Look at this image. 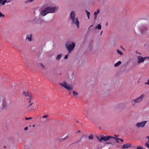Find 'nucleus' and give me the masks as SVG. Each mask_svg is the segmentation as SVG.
Segmentation results:
<instances>
[{"mask_svg": "<svg viewBox=\"0 0 149 149\" xmlns=\"http://www.w3.org/2000/svg\"><path fill=\"white\" fill-rule=\"evenodd\" d=\"M58 7L55 6L52 7L51 6H47L40 12V14L42 16H45L47 13H54L56 12Z\"/></svg>", "mask_w": 149, "mask_h": 149, "instance_id": "nucleus-1", "label": "nucleus"}, {"mask_svg": "<svg viewBox=\"0 0 149 149\" xmlns=\"http://www.w3.org/2000/svg\"><path fill=\"white\" fill-rule=\"evenodd\" d=\"M75 13L74 11H72L70 14V18L72 21V24H75L79 28V22L78 18H75Z\"/></svg>", "mask_w": 149, "mask_h": 149, "instance_id": "nucleus-2", "label": "nucleus"}, {"mask_svg": "<svg viewBox=\"0 0 149 149\" xmlns=\"http://www.w3.org/2000/svg\"><path fill=\"white\" fill-rule=\"evenodd\" d=\"M10 103V102L8 101V99L5 98H3L2 100V107L1 110L2 111L6 110L9 107Z\"/></svg>", "mask_w": 149, "mask_h": 149, "instance_id": "nucleus-3", "label": "nucleus"}, {"mask_svg": "<svg viewBox=\"0 0 149 149\" xmlns=\"http://www.w3.org/2000/svg\"><path fill=\"white\" fill-rule=\"evenodd\" d=\"M65 45L68 52L70 53L73 50L75 47V43L74 42L68 41L66 43Z\"/></svg>", "mask_w": 149, "mask_h": 149, "instance_id": "nucleus-4", "label": "nucleus"}, {"mask_svg": "<svg viewBox=\"0 0 149 149\" xmlns=\"http://www.w3.org/2000/svg\"><path fill=\"white\" fill-rule=\"evenodd\" d=\"M59 84L69 91V94H71L70 91L73 89V87L71 85L68 84L65 81H64L62 83H60Z\"/></svg>", "mask_w": 149, "mask_h": 149, "instance_id": "nucleus-5", "label": "nucleus"}, {"mask_svg": "<svg viewBox=\"0 0 149 149\" xmlns=\"http://www.w3.org/2000/svg\"><path fill=\"white\" fill-rule=\"evenodd\" d=\"M144 97L145 94H143L139 97L132 100L131 101L132 104L133 106H134L136 104L142 101Z\"/></svg>", "mask_w": 149, "mask_h": 149, "instance_id": "nucleus-6", "label": "nucleus"}, {"mask_svg": "<svg viewBox=\"0 0 149 149\" xmlns=\"http://www.w3.org/2000/svg\"><path fill=\"white\" fill-rule=\"evenodd\" d=\"M144 97L145 94H143L139 97L132 100L131 101L132 104L133 106H134L136 104L142 101Z\"/></svg>", "mask_w": 149, "mask_h": 149, "instance_id": "nucleus-7", "label": "nucleus"}, {"mask_svg": "<svg viewBox=\"0 0 149 149\" xmlns=\"http://www.w3.org/2000/svg\"><path fill=\"white\" fill-rule=\"evenodd\" d=\"M111 138H113L116 141L117 143H119V142L118 140H119V138H116L115 137L112 136H103L102 137L100 138V141H101L102 140H103L104 141L106 142L109 140V139Z\"/></svg>", "mask_w": 149, "mask_h": 149, "instance_id": "nucleus-8", "label": "nucleus"}, {"mask_svg": "<svg viewBox=\"0 0 149 149\" xmlns=\"http://www.w3.org/2000/svg\"><path fill=\"white\" fill-rule=\"evenodd\" d=\"M23 95H24L27 100H29V103H30L31 100L33 96L31 93L29 92L24 91L23 92Z\"/></svg>", "mask_w": 149, "mask_h": 149, "instance_id": "nucleus-9", "label": "nucleus"}, {"mask_svg": "<svg viewBox=\"0 0 149 149\" xmlns=\"http://www.w3.org/2000/svg\"><path fill=\"white\" fill-rule=\"evenodd\" d=\"M147 122V121H145L140 123H137L136 125V126L138 128L143 127L145 126Z\"/></svg>", "mask_w": 149, "mask_h": 149, "instance_id": "nucleus-10", "label": "nucleus"}, {"mask_svg": "<svg viewBox=\"0 0 149 149\" xmlns=\"http://www.w3.org/2000/svg\"><path fill=\"white\" fill-rule=\"evenodd\" d=\"M138 63L139 64L143 62L144 61L147 59V57L143 58L141 56H138L137 57Z\"/></svg>", "mask_w": 149, "mask_h": 149, "instance_id": "nucleus-11", "label": "nucleus"}, {"mask_svg": "<svg viewBox=\"0 0 149 149\" xmlns=\"http://www.w3.org/2000/svg\"><path fill=\"white\" fill-rule=\"evenodd\" d=\"M148 28L144 25H142L140 26L139 30L141 33H144L148 30Z\"/></svg>", "mask_w": 149, "mask_h": 149, "instance_id": "nucleus-12", "label": "nucleus"}, {"mask_svg": "<svg viewBox=\"0 0 149 149\" xmlns=\"http://www.w3.org/2000/svg\"><path fill=\"white\" fill-rule=\"evenodd\" d=\"M30 104L28 106V111H31L34 109V104L33 103H30Z\"/></svg>", "mask_w": 149, "mask_h": 149, "instance_id": "nucleus-13", "label": "nucleus"}, {"mask_svg": "<svg viewBox=\"0 0 149 149\" xmlns=\"http://www.w3.org/2000/svg\"><path fill=\"white\" fill-rule=\"evenodd\" d=\"M11 0H0V6L4 5L6 3L10 2Z\"/></svg>", "mask_w": 149, "mask_h": 149, "instance_id": "nucleus-14", "label": "nucleus"}, {"mask_svg": "<svg viewBox=\"0 0 149 149\" xmlns=\"http://www.w3.org/2000/svg\"><path fill=\"white\" fill-rule=\"evenodd\" d=\"M114 139L113 138H111V139H109L110 140V142H106L105 143V144H111L112 145L114 144H115L116 142L114 141Z\"/></svg>", "mask_w": 149, "mask_h": 149, "instance_id": "nucleus-15", "label": "nucleus"}, {"mask_svg": "<svg viewBox=\"0 0 149 149\" xmlns=\"http://www.w3.org/2000/svg\"><path fill=\"white\" fill-rule=\"evenodd\" d=\"M84 137H85V139H86L87 138V136H86L83 134L82 136L81 139H80L78 140L77 141H76L75 142H74L72 144H74V143H79L81 141V140H82V139Z\"/></svg>", "mask_w": 149, "mask_h": 149, "instance_id": "nucleus-16", "label": "nucleus"}, {"mask_svg": "<svg viewBox=\"0 0 149 149\" xmlns=\"http://www.w3.org/2000/svg\"><path fill=\"white\" fill-rule=\"evenodd\" d=\"M32 35L31 34H30L27 35L26 39L28 40L29 41L31 42L32 41Z\"/></svg>", "mask_w": 149, "mask_h": 149, "instance_id": "nucleus-17", "label": "nucleus"}, {"mask_svg": "<svg viewBox=\"0 0 149 149\" xmlns=\"http://www.w3.org/2000/svg\"><path fill=\"white\" fill-rule=\"evenodd\" d=\"M131 144L130 143H127L124 144L123 145L122 147V149L127 148L131 146Z\"/></svg>", "mask_w": 149, "mask_h": 149, "instance_id": "nucleus-18", "label": "nucleus"}, {"mask_svg": "<svg viewBox=\"0 0 149 149\" xmlns=\"http://www.w3.org/2000/svg\"><path fill=\"white\" fill-rule=\"evenodd\" d=\"M118 107L120 109H124L126 107L125 105L123 103H121L118 105Z\"/></svg>", "mask_w": 149, "mask_h": 149, "instance_id": "nucleus-19", "label": "nucleus"}, {"mask_svg": "<svg viewBox=\"0 0 149 149\" xmlns=\"http://www.w3.org/2000/svg\"><path fill=\"white\" fill-rule=\"evenodd\" d=\"M44 21L43 19H41L40 18H38L37 20V23L38 24H40Z\"/></svg>", "mask_w": 149, "mask_h": 149, "instance_id": "nucleus-20", "label": "nucleus"}, {"mask_svg": "<svg viewBox=\"0 0 149 149\" xmlns=\"http://www.w3.org/2000/svg\"><path fill=\"white\" fill-rule=\"evenodd\" d=\"M62 54H60L57 55V56L56 58V59L57 60H60Z\"/></svg>", "mask_w": 149, "mask_h": 149, "instance_id": "nucleus-21", "label": "nucleus"}, {"mask_svg": "<svg viewBox=\"0 0 149 149\" xmlns=\"http://www.w3.org/2000/svg\"><path fill=\"white\" fill-rule=\"evenodd\" d=\"M121 63V62L120 61H118V62H117L116 63H115L114 65V66L115 67H118L119 65H120Z\"/></svg>", "mask_w": 149, "mask_h": 149, "instance_id": "nucleus-22", "label": "nucleus"}, {"mask_svg": "<svg viewBox=\"0 0 149 149\" xmlns=\"http://www.w3.org/2000/svg\"><path fill=\"white\" fill-rule=\"evenodd\" d=\"M101 26L100 24H98L96 26L95 29H98L99 30H100L101 29Z\"/></svg>", "mask_w": 149, "mask_h": 149, "instance_id": "nucleus-23", "label": "nucleus"}, {"mask_svg": "<svg viewBox=\"0 0 149 149\" xmlns=\"http://www.w3.org/2000/svg\"><path fill=\"white\" fill-rule=\"evenodd\" d=\"M86 11L87 15L88 18V19H89L90 18V13L86 10Z\"/></svg>", "mask_w": 149, "mask_h": 149, "instance_id": "nucleus-24", "label": "nucleus"}, {"mask_svg": "<svg viewBox=\"0 0 149 149\" xmlns=\"http://www.w3.org/2000/svg\"><path fill=\"white\" fill-rule=\"evenodd\" d=\"M117 52L120 54V55H122L123 54V52H120L119 50L117 49Z\"/></svg>", "mask_w": 149, "mask_h": 149, "instance_id": "nucleus-25", "label": "nucleus"}, {"mask_svg": "<svg viewBox=\"0 0 149 149\" xmlns=\"http://www.w3.org/2000/svg\"><path fill=\"white\" fill-rule=\"evenodd\" d=\"M100 13V10H97V11L95 12L94 13V15L95 16H97L98 14L99 13Z\"/></svg>", "mask_w": 149, "mask_h": 149, "instance_id": "nucleus-26", "label": "nucleus"}, {"mask_svg": "<svg viewBox=\"0 0 149 149\" xmlns=\"http://www.w3.org/2000/svg\"><path fill=\"white\" fill-rule=\"evenodd\" d=\"M145 146L148 148H149V143L148 142H146L145 144Z\"/></svg>", "mask_w": 149, "mask_h": 149, "instance_id": "nucleus-27", "label": "nucleus"}, {"mask_svg": "<svg viewBox=\"0 0 149 149\" xmlns=\"http://www.w3.org/2000/svg\"><path fill=\"white\" fill-rule=\"evenodd\" d=\"M88 138L89 139H92L93 138V136L92 135H91L88 137Z\"/></svg>", "mask_w": 149, "mask_h": 149, "instance_id": "nucleus-28", "label": "nucleus"}, {"mask_svg": "<svg viewBox=\"0 0 149 149\" xmlns=\"http://www.w3.org/2000/svg\"><path fill=\"white\" fill-rule=\"evenodd\" d=\"M73 94L74 96H77L78 95V93L76 92L73 91Z\"/></svg>", "mask_w": 149, "mask_h": 149, "instance_id": "nucleus-29", "label": "nucleus"}, {"mask_svg": "<svg viewBox=\"0 0 149 149\" xmlns=\"http://www.w3.org/2000/svg\"><path fill=\"white\" fill-rule=\"evenodd\" d=\"M136 149H144L143 147L141 146H139L137 147Z\"/></svg>", "mask_w": 149, "mask_h": 149, "instance_id": "nucleus-30", "label": "nucleus"}, {"mask_svg": "<svg viewBox=\"0 0 149 149\" xmlns=\"http://www.w3.org/2000/svg\"><path fill=\"white\" fill-rule=\"evenodd\" d=\"M5 17V15L2 14L1 12H0V18L1 17Z\"/></svg>", "mask_w": 149, "mask_h": 149, "instance_id": "nucleus-31", "label": "nucleus"}, {"mask_svg": "<svg viewBox=\"0 0 149 149\" xmlns=\"http://www.w3.org/2000/svg\"><path fill=\"white\" fill-rule=\"evenodd\" d=\"M39 65H40L41 67H42L43 69H45V66L42 63H40Z\"/></svg>", "mask_w": 149, "mask_h": 149, "instance_id": "nucleus-32", "label": "nucleus"}, {"mask_svg": "<svg viewBox=\"0 0 149 149\" xmlns=\"http://www.w3.org/2000/svg\"><path fill=\"white\" fill-rule=\"evenodd\" d=\"M49 117V115H46L45 116H42V118H47Z\"/></svg>", "mask_w": 149, "mask_h": 149, "instance_id": "nucleus-33", "label": "nucleus"}, {"mask_svg": "<svg viewBox=\"0 0 149 149\" xmlns=\"http://www.w3.org/2000/svg\"><path fill=\"white\" fill-rule=\"evenodd\" d=\"M68 136H67L65 137L64 138H63V139H62L63 140H66L68 138Z\"/></svg>", "mask_w": 149, "mask_h": 149, "instance_id": "nucleus-34", "label": "nucleus"}, {"mask_svg": "<svg viewBox=\"0 0 149 149\" xmlns=\"http://www.w3.org/2000/svg\"><path fill=\"white\" fill-rule=\"evenodd\" d=\"M68 54H67L66 55H65V57H64V59L65 60H66L68 58Z\"/></svg>", "mask_w": 149, "mask_h": 149, "instance_id": "nucleus-35", "label": "nucleus"}, {"mask_svg": "<svg viewBox=\"0 0 149 149\" xmlns=\"http://www.w3.org/2000/svg\"><path fill=\"white\" fill-rule=\"evenodd\" d=\"M34 0H28L26 2L27 3L28 2H33Z\"/></svg>", "mask_w": 149, "mask_h": 149, "instance_id": "nucleus-36", "label": "nucleus"}, {"mask_svg": "<svg viewBox=\"0 0 149 149\" xmlns=\"http://www.w3.org/2000/svg\"><path fill=\"white\" fill-rule=\"evenodd\" d=\"M32 117H30L29 118H27V117H26V118H25V119L26 120H30V119H32Z\"/></svg>", "mask_w": 149, "mask_h": 149, "instance_id": "nucleus-37", "label": "nucleus"}, {"mask_svg": "<svg viewBox=\"0 0 149 149\" xmlns=\"http://www.w3.org/2000/svg\"><path fill=\"white\" fill-rule=\"evenodd\" d=\"M96 138H97V139L98 140H99V142H102V141H103V140L101 141H100V137H99V136H96Z\"/></svg>", "mask_w": 149, "mask_h": 149, "instance_id": "nucleus-38", "label": "nucleus"}, {"mask_svg": "<svg viewBox=\"0 0 149 149\" xmlns=\"http://www.w3.org/2000/svg\"><path fill=\"white\" fill-rule=\"evenodd\" d=\"M145 84L149 85V79L148 80L147 82H145Z\"/></svg>", "mask_w": 149, "mask_h": 149, "instance_id": "nucleus-39", "label": "nucleus"}, {"mask_svg": "<svg viewBox=\"0 0 149 149\" xmlns=\"http://www.w3.org/2000/svg\"><path fill=\"white\" fill-rule=\"evenodd\" d=\"M63 141L62 139H58V141L60 142H62Z\"/></svg>", "mask_w": 149, "mask_h": 149, "instance_id": "nucleus-40", "label": "nucleus"}, {"mask_svg": "<svg viewBox=\"0 0 149 149\" xmlns=\"http://www.w3.org/2000/svg\"><path fill=\"white\" fill-rule=\"evenodd\" d=\"M119 140H120L122 143H123V140L122 139L119 138Z\"/></svg>", "mask_w": 149, "mask_h": 149, "instance_id": "nucleus-41", "label": "nucleus"}, {"mask_svg": "<svg viewBox=\"0 0 149 149\" xmlns=\"http://www.w3.org/2000/svg\"><path fill=\"white\" fill-rule=\"evenodd\" d=\"M28 127H25L24 128V130H27L28 129Z\"/></svg>", "mask_w": 149, "mask_h": 149, "instance_id": "nucleus-42", "label": "nucleus"}, {"mask_svg": "<svg viewBox=\"0 0 149 149\" xmlns=\"http://www.w3.org/2000/svg\"><path fill=\"white\" fill-rule=\"evenodd\" d=\"M97 16H95V17H94V20H96V19H97Z\"/></svg>", "mask_w": 149, "mask_h": 149, "instance_id": "nucleus-43", "label": "nucleus"}, {"mask_svg": "<svg viewBox=\"0 0 149 149\" xmlns=\"http://www.w3.org/2000/svg\"><path fill=\"white\" fill-rule=\"evenodd\" d=\"M146 138L148 139V141L147 142H148L149 143V136H147Z\"/></svg>", "mask_w": 149, "mask_h": 149, "instance_id": "nucleus-44", "label": "nucleus"}, {"mask_svg": "<svg viewBox=\"0 0 149 149\" xmlns=\"http://www.w3.org/2000/svg\"><path fill=\"white\" fill-rule=\"evenodd\" d=\"M85 113H84L86 115H88V113L86 112V111H85Z\"/></svg>", "mask_w": 149, "mask_h": 149, "instance_id": "nucleus-45", "label": "nucleus"}, {"mask_svg": "<svg viewBox=\"0 0 149 149\" xmlns=\"http://www.w3.org/2000/svg\"><path fill=\"white\" fill-rule=\"evenodd\" d=\"M80 132H80V130H79L77 132V133H80Z\"/></svg>", "mask_w": 149, "mask_h": 149, "instance_id": "nucleus-46", "label": "nucleus"}, {"mask_svg": "<svg viewBox=\"0 0 149 149\" xmlns=\"http://www.w3.org/2000/svg\"><path fill=\"white\" fill-rule=\"evenodd\" d=\"M114 136H115V137H118V136H119L118 135H114Z\"/></svg>", "mask_w": 149, "mask_h": 149, "instance_id": "nucleus-47", "label": "nucleus"}, {"mask_svg": "<svg viewBox=\"0 0 149 149\" xmlns=\"http://www.w3.org/2000/svg\"><path fill=\"white\" fill-rule=\"evenodd\" d=\"M93 25H91L90 26V27L88 29H89V28H90L91 27H92L93 26Z\"/></svg>", "mask_w": 149, "mask_h": 149, "instance_id": "nucleus-48", "label": "nucleus"}, {"mask_svg": "<svg viewBox=\"0 0 149 149\" xmlns=\"http://www.w3.org/2000/svg\"><path fill=\"white\" fill-rule=\"evenodd\" d=\"M3 147L4 148H6V146H3Z\"/></svg>", "mask_w": 149, "mask_h": 149, "instance_id": "nucleus-49", "label": "nucleus"}, {"mask_svg": "<svg viewBox=\"0 0 149 149\" xmlns=\"http://www.w3.org/2000/svg\"><path fill=\"white\" fill-rule=\"evenodd\" d=\"M147 57V58H148L149 60V56L148 57Z\"/></svg>", "mask_w": 149, "mask_h": 149, "instance_id": "nucleus-50", "label": "nucleus"}, {"mask_svg": "<svg viewBox=\"0 0 149 149\" xmlns=\"http://www.w3.org/2000/svg\"><path fill=\"white\" fill-rule=\"evenodd\" d=\"M102 32H103V31H101V33H100V35H101V34H102Z\"/></svg>", "mask_w": 149, "mask_h": 149, "instance_id": "nucleus-51", "label": "nucleus"}, {"mask_svg": "<svg viewBox=\"0 0 149 149\" xmlns=\"http://www.w3.org/2000/svg\"><path fill=\"white\" fill-rule=\"evenodd\" d=\"M32 126H33V127H34L35 126V125H33Z\"/></svg>", "mask_w": 149, "mask_h": 149, "instance_id": "nucleus-52", "label": "nucleus"}, {"mask_svg": "<svg viewBox=\"0 0 149 149\" xmlns=\"http://www.w3.org/2000/svg\"><path fill=\"white\" fill-rule=\"evenodd\" d=\"M107 25H108V23H107L106 24V26H107Z\"/></svg>", "mask_w": 149, "mask_h": 149, "instance_id": "nucleus-53", "label": "nucleus"}, {"mask_svg": "<svg viewBox=\"0 0 149 149\" xmlns=\"http://www.w3.org/2000/svg\"><path fill=\"white\" fill-rule=\"evenodd\" d=\"M136 53L137 54H139V52H136Z\"/></svg>", "mask_w": 149, "mask_h": 149, "instance_id": "nucleus-54", "label": "nucleus"}, {"mask_svg": "<svg viewBox=\"0 0 149 149\" xmlns=\"http://www.w3.org/2000/svg\"><path fill=\"white\" fill-rule=\"evenodd\" d=\"M139 54H141L140 53H139Z\"/></svg>", "mask_w": 149, "mask_h": 149, "instance_id": "nucleus-55", "label": "nucleus"}]
</instances>
